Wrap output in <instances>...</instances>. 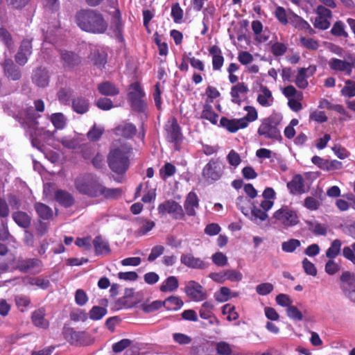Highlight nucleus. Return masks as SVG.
Returning <instances> with one entry per match:
<instances>
[{"label":"nucleus","instance_id":"obj_1","mask_svg":"<svg viewBox=\"0 0 355 355\" xmlns=\"http://www.w3.org/2000/svg\"><path fill=\"white\" fill-rule=\"evenodd\" d=\"M77 25L84 31L95 33H104L107 28V23L103 15L94 10H82L76 16Z\"/></svg>","mask_w":355,"mask_h":355},{"label":"nucleus","instance_id":"obj_2","mask_svg":"<svg viewBox=\"0 0 355 355\" xmlns=\"http://www.w3.org/2000/svg\"><path fill=\"white\" fill-rule=\"evenodd\" d=\"M44 110V103L42 100L38 99L34 101V107L25 105L13 114L12 116L21 124V125L32 135L36 132L38 128L37 119L40 117L35 111L42 112Z\"/></svg>","mask_w":355,"mask_h":355},{"label":"nucleus","instance_id":"obj_3","mask_svg":"<svg viewBox=\"0 0 355 355\" xmlns=\"http://www.w3.org/2000/svg\"><path fill=\"white\" fill-rule=\"evenodd\" d=\"M132 148L123 144L110 150L107 155V163L110 169L118 174L124 173L130 165L129 157Z\"/></svg>","mask_w":355,"mask_h":355},{"label":"nucleus","instance_id":"obj_4","mask_svg":"<svg viewBox=\"0 0 355 355\" xmlns=\"http://www.w3.org/2000/svg\"><path fill=\"white\" fill-rule=\"evenodd\" d=\"M282 120V116L281 114L273 112L268 117L261 121V123L257 130L258 134L266 139L280 140L282 136L278 125Z\"/></svg>","mask_w":355,"mask_h":355},{"label":"nucleus","instance_id":"obj_5","mask_svg":"<svg viewBox=\"0 0 355 355\" xmlns=\"http://www.w3.org/2000/svg\"><path fill=\"white\" fill-rule=\"evenodd\" d=\"M100 178L93 173H86L75 180V187L79 193L89 197H98L101 187Z\"/></svg>","mask_w":355,"mask_h":355},{"label":"nucleus","instance_id":"obj_6","mask_svg":"<svg viewBox=\"0 0 355 355\" xmlns=\"http://www.w3.org/2000/svg\"><path fill=\"white\" fill-rule=\"evenodd\" d=\"M128 99L132 109L138 112H144L146 109L145 92L138 83L131 84L128 88Z\"/></svg>","mask_w":355,"mask_h":355},{"label":"nucleus","instance_id":"obj_7","mask_svg":"<svg viewBox=\"0 0 355 355\" xmlns=\"http://www.w3.org/2000/svg\"><path fill=\"white\" fill-rule=\"evenodd\" d=\"M273 218L275 219V223L286 228L295 226L299 223L296 212L287 207H283L277 210L273 214Z\"/></svg>","mask_w":355,"mask_h":355},{"label":"nucleus","instance_id":"obj_8","mask_svg":"<svg viewBox=\"0 0 355 355\" xmlns=\"http://www.w3.org/2000/svg\"><path fill=\"white\" fill-rule=\"evenodd\" d=\"M224 165L218 159H211L202 169V176L208 181L213 182L218 180L223 174Z\"/></svg>","mask_w":355,"mask_h":355},{"label":"nucleus","instance_id":"obj_9","mask_svg":"<svg viewBox=\"0 0 355 355\" xmlns=\"http://www.w3.org/2000/svg\"><path fill=\"white\" fill-rule=\"evenodd\" d=\"M340 288L345 297L355 303V274L343 272L340 277Z\"/></svg>","mask_w":355,"mask_h":355},{"label":"nucleus","instance_id":"obj_10","mask_svg":"<svg viewBox=\"0 0 355 355\" xmlns=\"http://www.w3.org/2000/svg\"><path fill=\"white\" fill-rule=\"evenodd\" d=\"M347 59V60H345L333 58L329 60L328 64L331 69L350 76L353 68L355 67V58L349 54Z\"/></svg>","mask_w":355,"mask_h":355},{"label":"nucleus","instance_id":"obj_11","mask_svg":"<svg viewBox=\"0 0 355 355\" xmlns=\"http://www.w3.org/2000/svg\"><path fill=\"white\" fill-rule=\"evenodd\" d=\"M186 295L193 301L201 302L207 298L206 290L198 282L191 280L185 286Z\"/></svg>","mask_w":355,"mask_h":355},{"label":"nucleus","instance_id":"obj_12","mask_svg":"<svg viewBox=\"0 0 355 355\" xmlns=\"http://www.w3.org/2000/svg\"><path fill=\"white\" fill-rule=\"evenodd\" d=\"M42 267V261L36 258L19 259L16 266V268L19 271L31 274L40 272Z\"/></svg>","mask_w":355,"mask_h":355},{"label":"nucleus","instance_id":"obj_13","mask_svg":"<svg viewBox=\"0 0 355 355\" xmlns=\"http://www.w3.org/2000/svg\"><path fill=\"white\" fill-rule=\"evenodd\" d=\"M64 338L71 344L87 345L92 343L89 336L85 331H76L71 328L65 329Z\"/></svg>","mask_w":355,"mask_h":355},{"label":"nucleus","instance_id":"obj_14","mask_svg":"<svg viewBox=\"0 0 355 355\" xmlns=\"http://www.w3.org/2000/svg\"><path fill=\"white\" fill-rule=\"evenodd\" d=\"M158 210L162 214H172L175 219H182L184 216L182 206L173 200H168L160 204Z\"/></svg>","mask_w":355,"mask_h":355},{"label":"nucleus","instance_id":"obj_15","mask_svg":"<svg viewBox=\"0 0 355 355\" xmlns=\"http://www.w3.org/2000/svg\"><path fill=\"white\" fill-rule=\"evenodd\" d=\"M32 54V40H24L19 48L18 52L15 55L16 62L21 65H25L28 60L29 56Z\"/></svg>","mask_w":355,"mask_h":355},{"label":"nucleus","instance_id":"obj_16","mask_svg":"<svg viewBox=\"0 0 355 355\" xmlns=\"http://www.w3.org/2000/svg\"><path fill=\"white\" fill-rule=\"evenodd\" d=\"M180 262L184 266L192 268L203 270L208 267V263L191 253H184L180 257Z\"/></svg>","mask_w":355,"mask_h":355},{"label":"nucleus","instance_id":"obj_17","mask_svg":"<svg viewBox=\"0 0 355 355\" xmlns=\"http://www.w3.org/2000/svg\"><path fill=\"white\" fill-rule=\"evenodd\" d=\"M4 75L10 80L16 81L21 78V72L10 58H6L1 64Z\"/></svg>","mask_w":355,"mask_h":355},{"label":"nucleus","instance_id":"obj_18","mask_svg":"<svg viewBox=\"0 0 355 355\" xmlns=\"http://www.w3.org/2000/svg\"><path fill=\"white\" fill-rule=\"evenodd\" d=\"M220 123L222 127L226 128L230 132H235L239 129L245 128L248 126L247 120L245 118L229 119L226 117H222Z\"/></svg>","mask_w":355,"mask_h":355},{"label":"nucleus","instance_id":"obj_19","mask_svg":"<svg viewBox=\"0 0 355 355\" xmlns=\"http://www.w3.org/2000/svg\"><path fill=\"white\" fill-rule=\"evenodd\" d=\"M315 71V67L311 66L300 69L296 76V85L300 89H305L308 86L307 78L313 76Z\"/></svg>","mask_w":355,"mask_h":355},{"label":"nucleus","instance_id":"obj_20","mask_svg":"<svg viewBox=\"0 0 355 355\" xmlns=\"http://www.w3.org/2000/svg\"><path fill=\"white\" fill-rule=\"evenodd\" d=\"M32 80L34 84L40 87H45L49 85V74L45 68L38 67L33 71Z\"/></svg>","mask_w":355,"mask_h":355},{"label":"nucleus","instance_id":"obj_21","mask_svg":"<svg viewBox=\"0 0 355 355\" xmlns=\"http://www.w3.org/2000/svg\"><path fill=\"white\" fill-rule=\"evenodd\" d=\"M248 86L244 83H239L232 87L231 96L232 101L238 105L241 104V98L248 92Z\"/></svg>","mask_w":355,"mask_h":355},{"label":"nucleus","instance_id":"obj_22","mask_svg":"<svg viewBox=\"0 0 355 355\" xmlns=\"http://www.w3.org/2000/svg\"><path fill=\"white\" fill-rule=\"evenodd\" d=\"M61 62L64 68L71 69L77 65L80 59L79 57L72 51H61Z\"/></svg>","mask_w":355,"mask_h":355},{"label":"nucleus","instance_id":"obj_23","mask_svg":"<svg viewBox=\"0 0 355 355\" xmlns=\"http://www.w3.org/2000/svg\"><path fill=\"white\" fill-rule=\"evenodd\" d=\"M304 182V179L300 175H296L291 181L288 182L287 187L292 194H302L306 192Z\"/></svg>","mask_w":355,"mask_h":355},{"label":"nucleus","instance_id":"obj_24","mask_svg":"<svg viewBox=\"0 0 355 355\" xmlns=\"http://www.w3.org/2000/svg\"><path fill=\"white\" fill-rule=\"evenodd\" d=\"M198 202V196L194 192L191 191L188 193L184 204V207L187 215H196V209H198L199 207Z\"/></svg>","mask_w":355,"mask_h":355},{"label":"nucleus","instance_id":"obj_25","mask_svg":"<svg viewBox=\"0 0 355 355\" xmlns=\"http://www.w3.org/2000/svg\"><path fill=\"white\" fill-rule=\"evenodd\" d=\"M166 130L167 132V139L170 142H177L181 139L180 127L176 119H173L171 123L166 125Z\"/></svg>","mask_w":355,"mask_h":355},{"label":"nucleus","instance_id":"obj_26","mask_svg":"<svg viewBox=\"0 0 355 355\" xmlns=\"http://www.w3.org/2000/svg\"><path fill=\"white\" fill-rule=\"evenodd\" d=\"M209 53L212 56V65L214 70H220L224 62V58L222 55V51L220 49L214 45L210 47Z\"/></svg>","mask_w":355,"mask_h":355},{"label":"nucleus","instance_id":"obj_27","mask_svg":"<svg viewBox=\"0 0 355 355\" xmlns=\"http://www.w3.org/2000/svg\"><path fill=\"white\" fill-rule=\"evenodd\" d=\"M122 189L120 188H107L101 184L98 190V197L103 196L106 199H117L122 195Z\"/></svg>","mask_w":355,"mask_h":355},{"label":"nucleus","instance_id":"obj_28","mask_svg":"<svg viewBox=\"0 0 355 355\" xmlns=\"http://www.w3.org/2000/svg\"><path fill=\"white\" fill-rule=\"evenodd\" d=\"M258 103L263 107H270L272 105L274 98L271 92L266 86H261L260 93L257 96Z\"/></svg>","mask_w":355,"mask_h":355},{"label":"nucleus","instance_id":"obj_29","mask_svg":"<svg viewBox=\"0 0 355 355\" xmlns=\"http://www.w3.org/2000/svg\"><path fill=\"white\" fill-rule=\"evenodd\" d=\"M32 322L37 327L46 329L49 322L45 319V311L44 309H39L32 314Z\"/></svg>","mask_w":355,"mask_h":355},{"label":"nucleus","instance_id":"obj_30","mask_svg":"<svg viewBox=\"0 0 355 355\" xmlns=\"http://www.w3.org/2000/svg\"><path fill=\"white\" fill-rule=\"evenodd\" d=\"M55 198L61 205L65 207H71L74 202L72 196L63 190H58L55 192Z\"/></svg>","mask_w":355,"mask_h":355},{"label":"nucleus","instance_id":"obj_31","mask_svg":"<svg viewBox=\"0 0 355 355\" xmlns=\"http://www.w3.org/2000/svg\"><path fill=\"white\" fill-rule=\"evenodd\" d=\"M93 244L97 254H107L110 252L108 242L101 236L95 237Z\"/></svg>","mask_w":355,"mask_h":355},{"label":"nucleus","instance_id":"obj_32","mask_svg":"<svg viewBox=\"0 0 355 355\" xmlns=\"http://www.w3.org/2000/svg\"><path fill=\"white\" fill-rule=\"evenodd\" d=\"M98 90L104 96H115L119 92V90L116 85L109 81L100 83L98 85Z\"/></svg>","mask_w":355,"mask_h":355},{"label":"nucleus","instance_id":"obj_33","mask_svg":"<svg viewBox=\"0 0 355 355\" xmlns=\"http://www.w3.org/2000/svg\"><path fill=\"white\" fill-rule=\"evenodd\" d=\"M118 135L123 136L125 138H131L135 135L137 132L136 126L130 123H126L119 125L116 130Z\"/></svg>","mask_w":355,"mask_h":355},{"label":"nucleus","instance_id":"obj_34","mask_svg":"<svg viewBox=\"0 0 355 355\" xmlns=\"http://www.w3.org/2000/svg\"><path fill=\"white\" fill-rule=\"evenodd\" d=\"M73 110L78 114H83L89 110V103L83 97H77L72 101Z\"/></svg>","mask_w":355,"mask_h":355},{"label":"nucleus","instance_id":"obj_35","mask_svg":"<svg viewBox=\"0 0 355 355\" xmlns=\"http://www.w3.org/2000/svg\"><path fill=\"white\" fill-rule=\"evenodd\" d=\"M14 221L21 227L26 228L31 224L30 216L24 211H15L12 214Z\"/></svg>","mask_w":355,"mask_h":355},{"label":"nucleus","instance_id":"obj_36","mask_svg":"<svg viewBox=\"0 0 355 355\" xmlns=\"http://www.w3.org/2000/svg\"><path fill=\"white\" fill-rule=\"evenodd\" d=\"M179 286L178 279L175 276H170L165 279L160 286L162 292H173L177 290Z\"/></svg>","mask_w":355,"mask_h":355},{"label":"nucleus","instance_id":"obj_37","mask_svg":"<svg viewBox=\"0 0 355 355\" xmlns=\"http://www.w3.org/2000/svg\"><path fill=\"white\" fill-rule=\"evenodd\" d=\"M183 301L178 296H171L164 300V307L167 310L177 311L183 306Z\"/></svg>","mask_w":355,"mask_h":355},{"label":"nucleus","instance_id":"obj_38","mask_svg":"<svg viewBox=\"0 0 355 355\" xmlns=\"http://www.w3.org/2000/svg\"><path fill=\"white\" fill-rule=\"evenodd\" d=\"M90 59L94 64L98 67H103L107 62L106 54L99 50H94L90 54Z\"/></svg>","mask_w":355,"mask_h":355},{"label":"nucleus","instance_id":"obj_39","mask_svg":"<svg viewBox=\"0 0 355 355\" xmlns=\"http://www.w3.org/2000/svg\"><path fill=\"white\" fill-rule=\"evenodd\" d=\"M218 115L213 110L212 106L209 104H205L201 113V118L210 121L213 124H216Z\"/></svg>","mask_w":355,"mask_h":355},{"label":"nucleus","instance_id":"obj_40","mask_svg":"<svg viewBox=\"0 0 355 355\" xmlns=\"http://www.w3.org/2000/svg\"><path fill=\"white\" fill-rule=\"evenodd\" d=\"M35 209L41 218L47 220L53 215L52 209L45 204L41 202H36L35 204Z\"/></svg>","mask_w":355,"mask_h":355},{"label":"nucleus","instance_id":"obj_41","mask_svg":"<svg viewBox=\"0 0 355 355\" xmlns=\"http://www.w3.org/2000/svg\"><path fill=\"white\" fill-rule=\"evenodd\" d=\"M306 22V21L303 19L301 17L298 16L295 13L289 12L288 23H290L295 28L302 30L305 28H308L309 26H307Z\"/></svg>","mask_w":355,"mask_h":355},{"label":"nucleus","instance_id":"obj_42","mask_svg":"<svg viewBox=\"0 0 355 355\" xmlns=\"http://www.w3.org/2000/svg\"><path fill=\"white\" fill-rule=\"evenodd\" d=\"M59 141L64 147L71 150H76L81 146L78 139L71 137H63L60 139Z\"/></svg>","mask_w":355,"mask_h":355},{"label":"nucleus","instance_id":"obj_43","mask_svg":"<svg viewBox=\"0 0 355 355\" xmlns=\"http://www.w3.org/2000/svg\"><path fill=\"white\" fill-rule=\"evenodd\" d=\"M341 245L342 243L339 239L334 240L326 251V256L331 259L336 258L340 252Z\"/></svg>","mask_w":355,"mask_h":355},{"label":"nucleus","instance_id":"obj_44","mask_svg":"<svg viewBox=\"0 0 355 355\" xmlns=\"http://www.w3.org/2000/svg\"><path fill=\"white\" fill-rule=\"evenodd\" d=\"M50 120L56 129H63L67 124L66 117L60 112L52 114Z\"/></svg>","mask_w":355,"mask_h":355},{"label":"nucleus","instance_id":"obj_45","mask_svg":"<svg viewBox=\"0 0 355 355\" xmlns=\"http://www.w3.org/2000/svg\"><path fill=\"white\" fill-rule=\"evenodd\" d=\"M104 128L94 124L90 130L87 132V137L89 140L96 141L100 139L104 132Z\"/></svg>","mask_w":355,"mask_h":355},{"label":"nucleus","instance_id":"obj_46","mask_svg":"<svg viewBox=\"0 0 355 355\" xmlns=\"http://www.w3.org/2000/svg\"><path fill=\"white\" fill-rule=\"evenodd\" d=\"M300 245L301 243L298 239H291L282 243V248L285 252L292 253L296 250V248L300 247Z\"/></svg>","mask_w":355,"mask_h":355},{"label":"nucleus","instance_id":"obj_47","mask_svg":"<svg viewBox=\"0 0 355 355\" xmlns=\"http://www.w3.org/2000/svg\"><path fill=\"white\" fill-rule=\"evenodd\" d=\"M214 304L211 302H205L199 311L200 316L202 319H208L212 315Z\"/></svg>","mask_w":355,"mask_h":355},{"label":"nucleus","instance_id":"obj_48","mask_svg":"<svg viewBox=\"0 0 355 355\" xmlns=\"http://www.w3.org/2000/svg\"><path fill=\"white\" fill-rule=\"evenodd\" d=\"M343 96L348 98L355 96V82L347 80L345 82V86L341 89Z\"/></svg>","mask_w":355,"mask_h":355},{"label":"nucleus","instance_id":"obj_49","mask_svg":"<svg viewBox=\"0 0 355 355\" xmlns=\"http://www.w3.org/2000/svg\"><path fill=\"white\" fill-rule=\"evenodd\" d=\"M107 313V309L105 308L94 306L90 310L89 315L90 319L93 320H98L101 319Z\"/></svg>","mask_w":355,"mask_h":355},{"label":"nucleus","instance_id":"obj_50","mask_svg":"<svg viewBox=\"0 0 355 355\" xmlns=\"http://www.w3.org/2000/svg\"><path fill=\"white\" fill-rule=\"evenodd\" d=\"M268 214L264 210L253 207L251 211V219L255 223H258V220L262 222L266 220Z\"/></svg>","mask_w":355,"mask_h":355},{"label":"nucleus","instance_id":"obj_51","mask_svg":"<svg viewBox=\"0 0 355 355\" xmlns=\"http://www.w3.org/2000/svg\"><path fill=\"white\" fill-rule=\"evenodd\" d=\"M214 297L218 302H225L231 298V291L227 287H221L218 293H214Z\"/></svg>","mask_w":355,"mask_h":355},{"label":"nucleus","instance_id":"obj_52","mask_svg":"<svg viewBox=\"0 0 355 355\" xmlns=\"http://www.w3.org/2000/svg\"><path fill=\"white\" fill-rule=\"evenodd\" d=\"M275 14L279 23L283 25H286L288 24L289 12L287 13L283 7L278 6L275 10Z\"/></svg>","mask_w":355,"mask_h":355},{"label":"nucleus","instance_id":"obj_53","mask_svg":"<svg viewBox=\"0 0 355 355\" xmlns=\"http://www.w3.org/2000/svg\"><path fill=\"white\" fill-rule=\"evenodd\" d=\"M283 94L287 98H297L298 100L303 98V94L298 92L293 85H288L284 88Z\"/></svg>","mask_w":355,"mask_h":355},{"label":"nucleus","instance_id":"obj_54","mask_svg":"<svg viewBox=\"0 0 355 355\" xmlns=\"http://www.w3.org/2000/svg\"><path fill=\"white\" fill-rule=\"evenodd\" d=\"M300 44L308 49L316 50L319 47L318 41L313 38H309L305 37H300Z\"/></svg>","mask_w":355,"mask_h":355},{"label":"nucleus","instance_id":"obj_55","mask_svg":"<svg viewBox=\"0 0 355 355\" xmlns=\"http://www.w3.org/2000/svg\"><path fill=\"white\" fill-rule=\"evenodd\" d=\"M288 47L285 44L281 42H275L271 46V52L277 57L283 55L287 51Z\"/></svg>","mask_w":355,"mask_h":355},{"label":"nucleus","instance_id":"obj_56","mask_svg":"<svg viewBox=\"0 0 355 355\" xmlns=\"http://www.w3.org/2000/svg\"><path fill=\"white\" fill-rule=\"evenodd\" d=\"M287 315L295 321H301L303 319L302 313L295 306L291 305L286 310Z\"/></svg>","mask_w":355,"mask_h":355},{"label":"nucleus","instance_id":"obj_57","mask_svg":"<svg viewBox=\"0 0 355 355\" xmlns=\"http://www.w3.org/2000/svg\"><path fill=\"white\" fill-rule=\"evenodd\" d=\"M331 33L336 36H343L345 37L348 36L347 33L345 31V25L340 21H336L334 24Z\"/></svg>","mask_w":355,"mask_h":355},{"label":"nucleus","instance_id":"obj_58","mask_svg":"<svg viewBox=\"0 0 355 355\" xmlns=\"http://www.w3.org/2000/svg\"><path fill=\"white\" fill-rule=\"evenodd\" d=\"M155 227V223L152 220H144L142 221L140 227L137 230V233L139 236L146 234Z\"/></svg>","mask_w":355,"mask_h":355},{"label":"nucleus","instance_id":"obj_59","mask_svg":"<svg viewBox=\"0 0 355 355\" xmlns=\"http://www.w3.org/2000/svg\"><path fill=\"white\" fill-rule=\"evenodd\" d=\"M171 16L175 23H179L183 17V10L179 3H175L171 8Z\"/></svg>","mask_w":355,"mask_h":355},{"label":"nucleus","instance_id":"obj_60","mask_svg":"<svg viewBox=\"0 0 355 355\" xmlns=\"http://www.w3.org/2000/svg\"><path fill=\"white\" fill-rule=\"evenodd\" d=\"M212 261L218 266H224L227 264V257L220 252H218L211 256Z\"/></svg>","mask_w":355,"mask_h":355},{"label":"nucleus","instance_id":"obj_61","mask_svg":"<svg viewBox=\"0 0 355 355\" xmlns=\"http://www.w3.org/2000/svg\"><path fill=\"white\" fill-rule=\"evenodd\" d=\"M0 41L3 42L8 49L12 48V41L10 34L6 29L0 28Z\"/></svg>","mask_w":355,"mask_h":355},{"label":"nucleus","instance_id":"obj_62","mask_svg":"<svg viewBox=\"0 0 355 355\" xmlns=\"http://www.w3.org/2000/svg\"><path fill=\"white\" fill-rule=\"evenodd\" d=\"M313 25L316 28L326 30L330 26V21L329 19L318 15L313 21Z\"/></svg>","mask_w":355,"mask_h":355},{"label":"nucleus","instance_id":"obj_63","mask_svg":"<svg viewBox=\"0 0 355 355\" xmlns=\"http://www.w3.org/2000/svg\"><path fill=\"white\" fill-rule=\"evenodd\" d=\"M216 349L217 353L220 355H230L232 354V349L230 345L224 341L218 343Z\"/></svg>","mask_w":355,"mask_h":355},{"label":"nucleus","instance_id":"obj_64","mask_svg":"<svg viewBox=\"0 0 355 355\" xmlns=\"http://www.w3.org/2000/svg\"><path fill=\"white\" fill-rule=\"evenodd\" d=\"M227 159L229 164L234 167L238 166L241 162L240 155L234 150H230L227 155Z\"/></svg>","mask_w":355,"mask_h":355}]
</instances>
